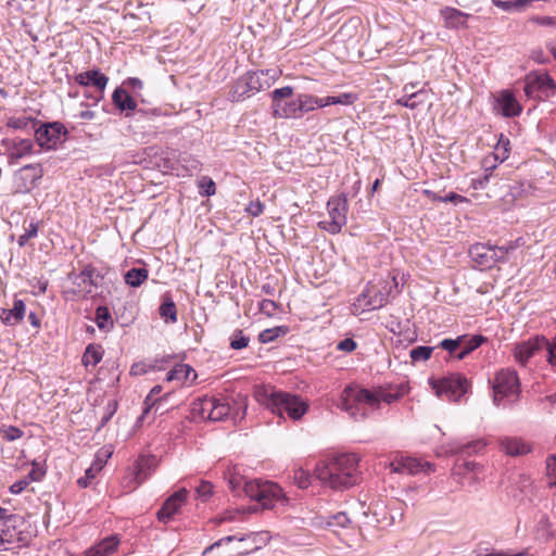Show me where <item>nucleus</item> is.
Listing matches in <instances>:
<instances>
[{"mask_svg":"<svg viewBox=\"0 0 556 556\" xmlns=\"http://www.w3.org/2000/svg\"><path fill=\"white\" fill-rule=\"evenodd\" d=\"M403 392H392L383 388L374 391L358 387H346L341 395L340 407L353 419L362 420L371 410L379 408L381 402L391 404L397 401Z\"/></svg>","mask_w":556,"mask_h":556,"instance_id":"1","label":"nucleus"},{"mask_svg":"<svg viewBox=\"0 0 556 556\" xmlns=\"http://www.w3.org/2000/svg\"><path fill=\"white\" fill-rule=\"evenodd\" d=\"M359 460L354 453L334 455L315 467V476L333 490L348 489L359 480Z\"/></svg>","mask_w":556,"mask_h":556,"instance_id":"2","label":"nucleus"},{"mask_svg":"<svg viewBox=\"0 0 556 556\" xmlns=\"http://www.w3.org/2000/svg\"><path fill=\"white\" fill-rule=\"evenodd\" d=\"M276 78L277 73L273 70L247 72L233 83L228 99L231 102L243 101L254 93L269 88Z\"/></svg>","mask_w":556,"mask_h":556,"instance_id":"3","label":"nucleus"},{"mask_svg":"<svg viewBox=\"0 0 556 556\" xmlns=\"http://www.w3.org/2000/svg\"><path fill=\"white\" fill-rule=\"evenodd\" d=\"M493 403L497 407H508L516 403L520 393V382L516 370L502 369L493 380Z\"/></svg>","mask_w":556,"mask_h":556,"instance_id":"4","label":"nucleus"},{"mask_svg":"<svg viewBox=\"0 0 556 556\" xmlns=\"http://www.w3.org/2000/svg\"><path fill=\"white\" fill-rule=\"evenodd\" d=\"M265 405L274 414L282 416L286 413L293 420L302 418L308 408L299 395L282 391H273L266 399Z\"/></svg>","mask_w":556,"mask_h":556,"instance_id":"5","label":"nucleus"},{"mask_svg":"<svg viewBox=\"0 0 556 556\" xmlns=\"http://www.w3.org/2000/svg\"><path fill=\"white\" fill-rule=\"evenodd\" d=\"M329 219L318 222V227L331 235L339 233L346 224L349 211L348 195L340 193L331 197L327 202Z\"/></svg>","mask_w":556,"mask_h":556,"instance_id":"6","label":"nucleus"},{"mask_svg":"<svg viewBox=\"0 0 556 556\" xmlns=\"http://www.w3.org/2000/svg\"><path fill=\"white\" fill-rule=\"evenodd\" d=\"M243 491L247 496L258 502L266 509L273 508L283 497L281 488L271 481H247Z\"/></svg>","mask_w":556,"mask_h":556,"instance_id":"7","label":"nucleus"},{"mask_svg":"<svg viewBox=\"0 0 556 556\" xmlns=\"http://www.w3.org/2000/svg\"><path fill=\"white\" fill-rule=\"evenodd\" d=\"M429 383L439 397L451 402H458L469 389L468 380L459 374H451L441 379H430Z\"/></svg>","mask_w":556,"mask_h":556,"instance_id":"8","label":"nucleus"},{"mask_svg":"<svg viewBox=\"0 0 556 556\" xmlns=\"http://www.w3.org/2000/svg\"><path fill=\"white\" fill-rule=\"evenodd\" d=\"M293 96V87L277 88L270 93L271 113L276 118H298V96Z\"/></svg>","mask_w":556,"mask_h":556,"instance_id":"9","label":"nucleus"},{"mask_svg":"<svg viewBox=\"0 0 556 556\" xmlns=\"http://www.w3.org/2000/svg\"><path fill=\"white\" fill-rule=\"evenodd\" d=\"M268 539L267 532H252L245 536L228 535L207 546L202 556H210L216 548L232 541L244 543V546L238 549V554H249L260 549L262 545L267 543Z\"/></svg>","mask_w":556,"mask_h":556,"instance_id":"10","label":"nucleus"},{"mask_svg":"<svg viewBox=\"0 0 556 556\" xmlns=\"http://www.w3.org/2000/svg\"><path fill=\"white\" fill-rule=\"evenodd\" d=\"M43 170L39 164H28L21 167L13 175L14 193H27L33 190L41 179Z\"/></svg>","mask_w":556,"mask_h":556,"instance_id":"11","label":"nucleus"},{"mask_svg":"<svg viewBox=\"0 0 556 556\" xmlns=\"http://www.w3.org/2000/svg\"><path fill=\"white\" fill-rule=\"evenodd\" d=\"M67 135V130L63 124L59 122L42 124L35 129V138L37 143L45 149H55L61 142L62 137Z\"/></svg>","mask_w":556,"mask_h":556,"instance_id":"12","label":"nucleus"},{"mask_svg":"<svg viewBox=\"0 0 556 556\" xmlns=\"http://www.w3.org/2000/svg\"><path fill=\"white\" fill-rule=\"evenodd\" d=\"M75 81L84 87H94V94L85 93V97L91 98L96 103H98L104 98V90L109 83V77L105 74L101 73L100 70L94 68L77 74L75 76Z\"/></svg>","mask_w":556,"mask_h":556,"instance_id":"13","label":"nucleus"},{"mask_svg":"<svg viewBox=\"0 0 556 556\" xmlns=\"http://www.w3.org/2000/svg\"><path fill=\"white\" fill-rule=\"evenodd\" d=\"M528 97H551L556 92V84L548 74L529 76L525 85Z\"/></svg>","mask_w":556,"mask_h":556,"instance_id":"14","label":"nucleus"},{"mask_svg":"<svg viewBox=\"0 0 556 556\" xmlns=\"http://www.w3.org/2000/svg\"><path fill=\"white\" fill-rule=\"evenodd\" d=\"M546 344L547 339L544 336H535L517 344L514 348V357L518 364L526 366L533 356L544 350Z\"/></svg>","mask_w":556,"mask_h":556,"instance_id":"15","label":"nucleus"},{"mask_svg":"<svg viewBox=\"0 0 556 556\" xmlns=\"http://www.w3.org/2000/svg\"><path fill=\"white\" fill-rule=\"evenodd\" d=\"M388 294L387 286L383 289H380L376 285H368L359 294L357 301L368 309H378L388 303Z\"/></svg>","mask_w":556,"mask_h":556,"instance_id":"16","label":"nucleus"},{"mask_svg":"<svg viewBox=\"0 0 556 556\" xmlns=\"http://www.w3.org/2000/svg\"><path fill=\"white\" fill-rule=\"evenodd\" d=\"M102 280L103 276L91 265H86L83 270L72 279L79 292L86 294L91 293L93 288H98Z\"/></svg>","mask_w":556,"mask_h":556,"instance_id":"17","label":"nucleus"},{"mask_svg":"<svg viewBox=\"0 0 556 556\" xmlns=\"http://www.w3.org/2000/svg\"><path fill=\"white\" fill-rule=\"evenodd\" d=\"M390 468L393 472L417 475L421 471L431 470L430 463H421L417 458L409 456H401L390 463Z\"/></svg>","mask_w":556,"mask_h":556,"instance_id":"18","label":"nucleus"},{"mask_svg":"<svg viewBox=\"0 0 556 556\" xmlns=\"http://www.w3.org/2000/svg\"><path fill=\"white\" fill-rule=\"evenodd\" d=\"M187 494L188 491L185 488L173 493L159 509L156 514L159 521L164 523L168 522L186 501Z\"/></svg>","mask_w":556,"mask_h":556,"instance_id":"19","label":"nucleus"},{"mask_svg":"<svg viewBox=\"0 0 556 556\" xmlns=\"http://www.w3.org/2000/svg\"><path fill=\"white\" fill-rule=\"evenodd\" d=\"M112 102L117 110L126 113V117L130 116L131 112L137 110V101L123 87H117L113 91Z\"/></svg>","mask_w":556,"mask_h":556,"instance_id":"20","label":"nucleus"},{"mask_svg":"<svg viewBox=\"0 0 556 556\" xmlns=\"http://www.w3.org/2000/svg\"><path fill=\"white\" fill-rule=\"evenodd\" d=\"M197 371L188 364H176L166 375V381H176L180 384L186 382H194L197 379Z\"/></svg>","mask_w":556,"mask_h":556,"instance_id":"21","label":"nucleus"},{"mask_svg":"<svg viewBox=\"0 0 556 556\" xmlns=\"http://www.w3.org/2000/svg\"><path fill=\"white\" fill-rule=\"evenodd\" d=\"M25 312L26 306L24 302L22 300L15 299L12 308H3L1 311L0 319L4 325L15 326L24 319Z\"/></svg>","mask_w":556,"mask_h":556,"instance_id":"22","label":"nucleus"},{"mask_svg":"<svg viewBox=\"0 0 556 556\" xmlns=\"http://www.w3.org/2000/svg\"><path fill=\"white\" fill-rule=\"evenodd\" d=\"M156 467V458L153 455H141L135 465V479L137 483L146 481Z\"/></svg>","mask_w":556,"mask_h":556,"instance_id":"23","label":"nucleus"},{"mask_svg":"<svg viewBox=\"0 0 556 556\" xmlns=\"http://www.w3.org/2000/svg\"><path fill=\"white\" fill-rule=\"evenodd\" d=\"M215 397H199L191 403V415L194 419L211 420L212 408H214Z\"/></svg>","mask_w":556,"mask_h":556,"instance_id":"24","label":"nucleus"},{"mask_svg":"<svg viewBox=\"0 0 556 556\" xmlns=\"http://www.w3.org/2000/svg\"><path fill=\"white\" fill-rule=\"evenodd\" d=\"M500 445L501 450L509 456H520L531 451L530 445L520 438H503L500 441Z\"/></svg>","mask_w":556,"mask_h":556,"instance_id":"25","label":"nucleus"},{"mask_svg":"<svg viewBox=\"0 0 556 556\" xmlns=\"http://www.w3.org/2000/svg\"><path fill=\"white\" fill-rule=\"evenodd\" d=\"M21 532L15 530L14 520L9 518L2 523L0 530V542L4 545L5 551L13 548L14 544L21 541Z\"/></svg>","mask_w":556,"mask_h":556,"instance_id":"26","label":"nucleus"},{"mask_svg":"<svg viewBox=\"0 0 556 556\" xmlns=\"http://www.w3.org/2000/svg\"><path fill=\"white\" fill-rule=\"evenodd\" d=\"M497 101L504 116L513 117L520 114L521 106L511 92L503 91Z\"/></svg>","mask_w":556,"mask_h":556,"instance_id":"27","label":"nucleus"},{"mask_svg":"<svg viewBox=\"0 0 556 556\" xmlns=\"http://www.w3.org/2000/svg\"><path fill=\"white\" fill-rule=\"evenodd\" d=\"M119 544L116 535H111L103 539L96 546L86 552V556H109L113 554Z\"/></svg>","mask_w":556,"mask_h":556,"instance_id":"28","label":"nucleus"},{"mask_svg":"<svg viewBox=\"0 0 556 556\" xmlns=\"http://www.w3.org/2000/svg\"><path fill=\"white\" fill-rule=\"evenodd\" d=\"M470 257L479 266L491 268L492 267V247L484 244H476L469 250Z\"/></svg>","mask_w":556,"mask_h":556,"instance_id":"29","label":"nucleus"},{"mask_svg":"<svg viewBox=\"0 0 556 556\" xmlns=\"http://www.w3.org/2000/svg\"><path fill=\"white\" fill-rule=\"evenodd\" d=\"M441 15L445 21V25L451 28H459L465 26L466 20L469 17V14L450 7L442 9Z\"/></svg>","mask_w":556,"mask_h":556,"instance_id":"30","label":"nucleus"},{"mask_svg":"<svg viewBox=\"0 0 556 556\" xmlns=\"http://www.w3.org/2000/svg\"><path fill=\"white\" fill-rule=\"evenodd\" d=\"M426 100L427 91L421 88L414 93L403 92V96L396 100V103L401 106L414 110L419 105L424 104Z\"/></svg>","mask_w":556,"mask_h":556,"instance_id":"31","label":"nucleus"},{"mask_svg":"<svg viewBox=\"0 0 556 556\" xmlns=\"http://www.w3.org/2000/svg\"><path fill=\"white\" fill-rule=\"evenodd\" d=\"M159 313L165 323L174 324L177 321V308L169 294L163 296L162 304L160 305Z\"/></svg>","mask_w":556,"mask_h":556,"instance_id":"32","label":"nucleus"},{"mask_svg":"<svg viewBox=\"0 0 556 556\" xmlns=\"http://www.w3.org/2000/svg\"><path fill=\"white\" fill-rule=\"evenodd\" d=\"M34 143L29 139H20L14 141L13 149L9 155L10 163L12 164L14 160L22 159L26 155L33 153Z\"/></svg>","mask_w":556,"mask_h":556,"instance_id":"33","label":"nucleus"},{"mask_svg":"<svg viewBox=\"0 0 556 556\" xmlns=\"http://www.w3.org/2000/svg\"><path fill=\"white\" fill-rule=\"evenodd\" d=\"M103 357V349L99 344H89L83 355L81 362L87 367L89 365L96 366Z\"/></svg>","mask_w":556,"mask_h":556,"instance_id":"34","label":"nucleus"},{"mask_svg":"<svg viewBox=\"0 0 556 556\" xmlns=\"http://www.w3.org/2000/svg\"><path fill=\"white\" fill-rule=\"evenodd\" d=\"M148 277L149 271L146 268L134 267L125 274L124 279L128 286L138 288L148 279Z\"/></svg>","mask_w":556,"mask_h":556,"instance_id":"35","label":"nucleus"},{"mask_svg":"<svg viewBox=\"0 0 556 556\" xmlns=\"http://www.w3.org/2000/svg\"><path fill=\"white\" fill-rule=\"evenodd\" d=\"M231 406L229 402L224 399H216L214 403V408H212L211 413V421H222L226 419L231 414Z\"/></svg>","mask_w":556,"mask_h":556,"instance_id":"36","label":"nucleus"},{"mask_svg":"<svg viewBox=\"0 0 556 556\" xmlns=\"http://www.w3.org/2000/svg\"><path fill=\"white\" fill-rule=\"evenodd\" d=\"M94 320L98 328L102 331H110L114 326L110 309L106 306H99L96 309Z\"/></svg>","mask_w":556,"mask_h":556,"instance_id":"37","label":"nucleus"},{"mask_svg":"<svg viewBox=\"0 0 556 556\" xmlns=\"http://www.w3.org/2000/svg\"><path fill=\"white\" fill-rule=\"evenodd\" d=\"M485 338L481 334L472 336L469 340L464 339V345L462 350L455 355L458 361L464 359L467 355H469L472 351L478 349L483 342Z\"/></svg>","mask_w":556,"mask_h":556,"instance_id":"38","label":"nucleus"},{"mask_svg":"<svg viewBox=\"0 0 556 556\" xmlns=\"http://www.w3.org/2000/svg\"><path fill=\"white\" fill-rule=\"evenodd\" d=\"M534 0H492L493 4L505 12L521 11Z\"/></svg>","mask_w":556,"mask_h":556,"instance_id":"39","label":"nucleus"},{"mask_svg":"<svg viewBox=\"0 0 556 556\" xmlns=\"http://www.w3.org/2000/svg\"><path fill=\"white\" fill-rule=\"evenodd\" d=\"M510 151V142L509 139L504 137L503 135L500 136V139L494 148V157L495 160H500V162H504Z\"/></svg>","mask_w":556,"mask_h":556,"instance_id":"40","label":"nucleus"},{"mask_svg":"<svg viewBox=\"0 0 556 556\" xmlns=\"http://www.w3.org/2000/svg\"><path fill=\"white\" fill-rule=\"evenodd\" d=\"M485 446H486V442L479 439V440L471 441V442H468L466 444L458 446L457 453L469 456V455L481 452Z\"/></svg>","mask_w":556,"mask_h":556,"instance_id":"41","label":"nucleus"},{"mask_svg":"<svg viewBox=\"0 0 556 556\" xmlns=\"http://www.w3.org/2000/svg\"><path fill=\"white\" fill-rule=\"evenodd\" d=\"M36 119L31 117L21 116V117H12L8 121V126L14 129H35Z\"/></svg>","mask_w":556,"mask_h":556,"instance_id":"42","label":"nucleus"},{"mask_svg":"<svg viewBox=\"0 0 556 556\" xmlns=\"http://www.w3.org/2000/svg\"><path fill=\"white\" fill-rule=\"evenodd\" d=\"M434 346L419 345L410 350L409 356L413 362H421L430 358Z\"/></svg>","mask_w":556,"mask_h":556,"instance_id":"43","label":"nucleus"},{"mask_svg":"<svg viewBox=\"0 0 556 556\" xmlns=\"http://www.w3.org/2000/svg\"><path fill=\"white\" fill-rule=\"evenodd\" d=\"M314 111V105L311 101L309 93L298 94V118H301L304 114Z\"/></svg>","mask_w":556,"mask_h":556,"instance_id":"44","label":"nucleus"},{"mask_svg":"<svg viewBox=\"0 0 556 556\" xmlns=\"http://www.w3.org/2000/svg\"><path fill=\"white\" fill-rule=\"evenodd\" d=\"M250 338L242 330L237 329L230 337V348L233 350H242L248 346Z\"/></svg>","mask_w":556,"mask_h":556,"instance_id":"45","label":"nucleus"},{"mask_svg":"<svg viewBox=\"0 0 556 556\" xmlns=\"http://www.w3.org/2000/svg\"><path fill=\"white\" fill-rule=\"evenodd\" d=\"M199 193L202 197H211L216 192V185L212 178L203 176L198 182Z\"/></svg>","mask_w":556,"mask_h":556,"instance_id":"46","label":"nucleus"},{"mask_svg":"<svg viewBox=\"0 0 556 556\" xmlns=\"http://www.w3.org/2000/svg\"><path fill=\"white\" fill-rule=\"evenodd\" d=\"M286 330L282 327L268 328L258 334V340L262 343H269L278 338L280 334H285Z\"/></svg>","mask_w":556,"mask_h":556,"instance_id":"47","label":"nucleus"},{"mask_svg":"<svg viewBox=\"0 0 556 556\" xmlns=\"http://www.w3.org/2000/svg\"><path fill=\"white\" fill-rule=\"evenodd\" d=\"M244 482L243 477L235 468L228 471V484L232 492L244 490Z\"/></svg>","mask_w":556,"mask_h":556,"instance_id":"48","label":"nucleus"},{"mask_svg":"<svg viewBox=\"0 0 556 556\" xmlns=\"http://www.w3.org/2000/svg\"><path fill=\"white\" fill-rule=\"evenodd\" d=\"M463 342L464 336H459L456 339H444L439 343L438 346L453 354L457 351L458 348L462 346Z\"/></svg>","mask_w":556,"mask_h":556,"instance_id":"49","label":"nucleus"},{"mask_svg":"<svg viewBox=\"0 0 556 556\" xmlns=\"http://www.w3.org/2000/svg\"><path fill=\"white\" fill-rule=\"evenodd\" d=\"M357 100V96L352 92H344L339 96H330V104L351 105Z\"/></svg>","mask_w":556,"mask_h":556,"instance_id":"50","label":"nucleus"},{"mask_svg":"<svg viewBox=\"0 0 556 556\" xmlns=\"http://www.w3.org/2000/svg\"><path fill=\"white\" fill-rule=\"evenodd\" d=\"M38 233V225L37 223H30L28 228L25 230L23 235H21L17 239V243L20 247L26 245V243L35 238Z\"/></svg>","mask_w":556,"mask_h":556,"instance_id":"51","label":"nucleus"},{"mask_svg":"<svg viewBox=\"0 0 556 556\" xmlns=\"http://www.w3.org/2000/svg\"><path fill=\"white\" fill-rule=\"evenodd\" d=\"M546 473L551 485H556V454L546 458Z\"/></svg>","mask_w":556,"mask_h":556,"instance_id":"52","label":"nucleus"},{"mask_svg":"<svg viewBox=\"0 0 556 556\" xmlns=\"http://www.w3.org/2000/svg\"><path fill=\"white\" fill-rule=\"evenodd\" d=\"M350 518L348 517L346 513L340 511L336 515H332L328 520L329 527H340L345 528L350 523Z\"/></svg>","mask_w":556,"mask_h":556,"instance_id":"53","label":"nucleus"},{"mask_svg":"<svg viewBox=\"0 0 556 556\" xmlns=\"http://www.w3.org/2000/svg\"><path fill=\"white\" fill-rule=\"evenodd\" d=\"M46 475V469L38 462H33L31 470L26 476L28 480L31 481H40Z\"/></svg>","mask_w":556,"mask_h":556,"instance_id":"54","label":"nucleus"},{"mask_svg":"<svg viewBox=\"0 0 556 556\" xmlns=\"http://www.w3.org/2000/svg\"><path fill=\"white\" fill-rule=\"evenodd\" d=\"M195 492L200 498L206 501L213 494V484L208 481H201V483L195 488Z\"/></svg>","mask_w":556,"mask_h":556,"instance_id":"55","label":"nucleus"},{"mask_svg":"<svg viewBox=\"0 0 556 556\" xmlns=\"http://www.w3.org/2000/svg\"><path fill=\"white\" fill-rule=\"evenodd\" d=\"M131 114L149 118L151 116H159L161 110L159 108H143L137 104V110L132 111Z\"/></svg>","mask_w":556,"mask_h":556,"instance_id":"56","label":"nucleus"},{"mask_svg":"<svg viewBox=\"0 0 556 556\" xmlns=\"http://www.w3.org/2000/svg\"><path fill=\"white\" fill-rule=\"evenodd\" d=\"M311 476L308 472L304 471L303 469H299L294 472V480L299 488L306 489L311 481Z\"/></svg>","mask_w":556,"mask_h":556,"instance_id":"57","label":"nucleus"},{"mask_svg":"<svg viewBox=\"0 0 556 556\" xmlns=\"http://www.w3.org/2000/svg\"><path fill=\"white\" fill-rule=\"evenodd\" d=\"M531 23H534L540 26L546 27H555L556 26V16H541L535 15L530 18Z\"/></svg>","mask_w":556,"mask_h":556,"instance_id":"58","label":"nucleus"},{"mask_svg":"<svg viewBox=\"0 0 556 556\" xmlns=\"http://www.w3.org/2000/svg\"><path fill=\"white\" fill-rule=\"evenodd\" d=\"M23 435L24 432L20 428L14 426H10L3 431V439H5L7 441H15L21 439Z\"/></svg>","mask_w":556,"mask_h":556,"instance_id":"59","label":"nucleus"},{"mask_svg":"<svg viewBox=\"0 0 556 556\" xmlns=\"http://www.w3.org/2000/svg\"><path fill=\"white\" fill-rule=\"evenodd\" d=\"M544 349H546L547 351V363L551 366H556V334L553 342H549L547 340V344L545 345Z\"/></svg>","mask_w":556,"mask_h":556,"instance_id":"60","label":"nucleus"},{"mask_svg":"<svg viewBox=\"0 0 556 556\" xmlns=\"http://www.w3.org/2000/svg\"><path fill=\"white\" fill-rule=\"evenodd\" d=\"M530 58L538 64H546L549 62V58L540 48L532 50Z\"/></svg>","mask_w":556,"mask_h":556,"instance_id":"61","label":"nucleus"},{"mask_svg":"<svg viewBox=\"0 0 556 556\" xmlns=\"http://www.w3.org/2000/svg\"><path fill=\"white\" fill-rule=\"evenodd\" d=\"M30 483V481L28 480L27 477L14 482L11 486H10V492L12 494H20L22 493L26 488L27 485Z\"/></svg>","mask_w":556,"mask_h":556,"instance_id":"62","label":"nucleus"},{"mask_svg":"<svg viewBox=\"0 0 556 556\" xmlns=\"http://www.w3.org/2000/svg\"><path fill=\"white\" fill-rule=\"evenodd\" d=\"M356 346L357 343L353 339L346 338L338 343L337 349L343 352H353Z\"/></svg>","mask_w":556,"mask_h":556,"instance_id":"63","label":"nucleus"},{"mask_svg":"<svg viewBox=\"0 0 556 556\" xmlns=\"http://www.w3.org/2000/svg\"><path fill=\"white\" fill-rule=\"evenodd\" d=\"M247 211L253 217L260 216L264 211V204L260 201L251 202L247 207Z\"/></svg>","mask_w":556,"mask_h":556,"instance_id":"64","label":"nucleus"}]
</instances>
